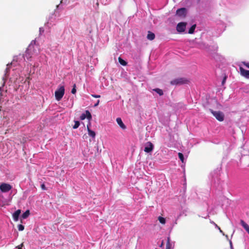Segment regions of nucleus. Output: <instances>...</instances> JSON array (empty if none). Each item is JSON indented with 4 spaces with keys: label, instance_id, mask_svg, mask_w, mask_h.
<instances>
[{
    "label": "nucleus",
    "instance_id": "b1692460",
    "mask_svg": "<svg viewBox=\"0 0 249 249\" xmlns=\"http://www.w3.org/2000/svg\"><path fill=\"white\" fill-rule=\"evenodd\" d=\"M18 230L19 231H22L24 229V226L23 225H21V224L18 225Z\"/></svg>",
    "mask_w": 249,
    "mask_h": 249
},
{
    "label": "nucleus",
    "instance_id": "9d476101",
    "mask_svg": "<svg viewBox=\"0 0 249 249\" xmlns=\"http://www.w3.org/2000/svg\"><path fill=\"white\" fill-rule=\"evenodd\" d=\"M240 74L245 77L246 78L249 79V71L244 69L242 67H239Z\"/></svg>",
    "mask_w": 249,
    "mask_h": 249
},
{
    "label": "nucleus",
    "instance_id": "cd10ccee",
    "mask_svg": "<svg viewBox=\"0 0 249 249\" xmlns=\"http://www.w3.org/2000/svg\"><path fill=\"white\" fill-rule=\"evenodd\" d=\"M23 246V243H22L21 245H20L19 246L17 247V248H18V249H22V247Z\"/></svg>",
    "mask_w": 249,
    "mask_h": 249
},
{
    "label": "nucleus",
    "instance_id": "c756f323",
    "mask_svg": "<svg viewBox=\"0 0 249 249\" xmlns=\"http://www.w3.org/2000/svg\"><path fill=\"white\" fill-rule=\"evenodd\" d=\"M41 186V188L42 189H43V190L45 189V186L44 184H42Z\"/></svg>",
    "mask_w": 249,
    "mask_h": 249
},
{
    "label": "nucleus",
    "instance_id": "423d86ee",
    "mask_svg": "<svg viewBox=\"0 0 249 249\" xmlns=\"http://www.w3.org/2000/svg\"><path fill=\"white\" fill-rule=\"evenodd\" d=\"M186 22H181L178 23L177 26V31L179 33H182L184 32L186 29Z\"/></svg>",
    "mask_w": 249,
    "mask_h": 249
},
{
    "label": "nucleus",
    "instance_id": "a878e982",
    "mask_svg": "<svg viewBox=\"0 0 249 249\" xmlns=\"http://www.w3.org/2000/svg\"><path fill=\"white\" fill-rule=\"evenodd\" d=\"M242 63L245 66L249 69V62H243Z\"/></svg>",
    "mask_w": 249,
    "mask_h": 249
},
{
    "label": "nucleus",
    "instance_id": "20e7f679",
    "mask_svg": "<svg viewBox=\"0 0 249 249\" xmlns=\"http://www.w3.org/2000/svg\"><path fill=\"white\" fill-rule=\"evenodd\" d=\"M210 111L218 121L222 122L224 120V114L222 112L220 111H213L211 109Z\"/></svg>",
    "mask_w": 249,
    "mask_h": 249
},
{
    "label": "nucleus",
    "instance_id": "7ed1b4c3",
    "mask_svg": "<svg viewBox=\"0 0 249 249\" xmlns=\"http://www.w3.org/2000/svg\"><path fill=\"white\" fill-rule=\"evenodd\" d=\"M189 81L185 78H179L172 80L170 84L172 85H178L189 83Z\"/></svg>",
    "mask_w": 249,
    "mask_h": 249
},
{
    "label": "nucleus",
    "instance_id": "dca6fc26",
    "mask_svg": "<svg viewBox=\"0 0 249 249\" xmlns=\"http://www.w3.org/2000/svg\"><path fill=\"white\" fill-rule=\"evenodd\" d=\"M196 28V24L193 25L191 28L189 29L188 31V33L189 34H192L194 33L195 30Z\"/></svg>",
    "mask_w": 249,
    "mask_h": 249
},
{
    "label": "nucleus",
    "instance_id": "473e14b6",
    "mask_svg": "<svg viewBox=\"0 0 249 249\" xmlns=\"http://www.w3.org/2000/svg\"><path fill=\"white\" fill-rule=\"evenodd\" d=\"M219 230H220V232H222V231L221 230L220 228H218Z\"/></svg>",
    "mask_w": 249,
    "mask_h": 249
},
{
    "label": "nucleus",
    "instance_id": "6e6552de",
    "mask_svg": "<svg viewBox=\"0 0 249 249\" xmlns=\"http://www.w3.org/2000/svg\"><path fill=\"white\" fill-rule=\"evenodd\" d=\"M87 118L89 121H90L92 118V116L89 110H86L85 113H83L80 117L81 120H83Z\"/></svg>",
    "mask_w": 249,
    "mask_h": 249
},
{
    "label": "nucleus",
    "instance_id": "f8f14e48",
    "mask_svg": "<svg viewBox=\"0 0 249 249\" xmlns=\"http://www.w3.org/2000/svg\"><path fill=\"white\" fill-rule=\"evenodd\" d=\"M240 224L249 234V226L243 220H240Z\"/></svg>",
    "mask_w": 249,
    "mask_h": 249
},
{
    "label": "nucleus",
    "instance_id": "bb28decb",
    "mask_svg": "<svg viewBox=\"0 0 249 249\" xmlns=\"http://www.w3.org/2000/svg\"><path fill=\"white\" fill-rule=\"evenodd\" d=\"M91 96L93 97L96 98H100V97H101V96L100 95H97V94H92Z\"/></svg>",
    "mask_w": 249,
    "mask_h": 249
},
{
    "label": "nucleus",
    "instance_id": "4be33fe9",
    "mask_svg": "<svg viewBox=\"0 0 249 249\" xmlns=\"http://www.w3.org/2000/svg\"><path fill=\"white\" fill-rule=\"evenodd\" d=\"M178 156L179 159L180 160L182 161V162H184V156L181 153H178Z\"/></svg>",
    "mask_w": 249,
    "mask_h": 249
},
{
    "label": "nucleus",
    "instance_id": "4468645a",
    "mask_svg": "<svg viewBox=\"0 0 249 249\" xmlns=\"http://www.w3.org/2000/svg\"><path fill=\"white\" fill-rule=\"evenodd\" d=\"M155 34L150 31H148V34L147 36V39L150 40H152L155 38Z\"/></svg>",
    "mask_w": 249,
    "mask_h": 249
},
{
    "label": "nucleus",
    "instance_id": "f03ea898",
    "mask_svg": "<svg viewBox=\"0 0 249 249\" xmlns=\"http://www.w3.org/2000/svg\"><path fill=\"white\" fill-rule=\"evenodd\" d=\"M65 93V88L64 86H59L55 91V97L57 101H60Z\"/></svg>",
    "mask_w": 249,
    "mask_h": 249
},
{
    "label": "nucleus",
    "instance_id": "7c9ffc66",
    "mask_svg": "<svg viewBox=\"0 0 249 249\" xmlns=\"http://www.w3.org/2000/svg\"><path fill=\"white\" fill-rule=\"evenodd\" d=\"M39 31H40V33H41V32H44V30L42 28H39Z\"/></svg>",
    "mask_w": 249,
    "mask_h": 249
},
{
    "label": "nucleus",
    "instance_id": "2eb2a0df",
    "mask_svg": "<svg viewBox=\"0 0 249 249\" xmlns=\"http://www.w3.org/2000/svg\"><path fill=\"white\" fill-rule=\"evenodd\" d=\"M87 129L89 135L92 138H95L96 134L94 131L90 129L89 125H87Z\"/></svg>",
    "mask_w": 249,
    "mask_h": 249
},
{
    "label": "nucleus",
    "instance_id": "412c9836",
    "mask_svg": "<svg viewBox=\"0 0 249 249\" xmlns=\"http://www.w3.org/2000/svg\"><path fill=\"white\" fill-rule=\"evenodd\" d=\"M79 125H80L79 122L78 121H74V124L72 127L73 129H76L79 127Z\"/></svg>",
    "mask_w": 249,
    "mask_h": 249
},
{
    "label": "nucleus",
    "instance_id": "2f4dec72",
    "mask_svg": "<svg viewBox=\"0 0 249 249\" xmlns=\"http://www.w3.org/2000/svg\"><path fill=\"white\" fill-rule=\"evenodd\" d=\"M226 79V77H224V79H223V81H222V84H223L224 83V82H225V81Z\"/></svg>",
    "mask_w": 249,
    "mask_h": 249
},
{
    "label": "nucleus",
    "instance_id": "1a4fd4ad",
    "mask_svg": "<svg viewBox=\"0 0 249 249\" xmlns=\"http://www.w3.org/2000/svg\"><path fill=\"white\" fill-rule=\"evenodd\" d=\"M154 148V145L152 143L150 142H148L146 143V146L144 147V151L146 153H149L151 152Z\"/></svg>",
    "mask_w": 249,
    "mask_h": 249
},
{
    "label": "nucleus",
    "instance_id": "5701e85b",
    "mask_svg": "<svg viewBox=\"0 0 249 249\" xmlns=\"http://www.w3.org/2000/svg\"><path fill=\"white\" fill-rule=\"evenodd\" d=\"M76 85L74 84L73 86V88L71 89V92L72 93V94H75L76 92Z\"/></svg>",
    "mask_w": 249,
    "mask_h": 249
},
{
    "label": "nucleus",
    "instance_id": "ddd939ff",
    "mask_svg": "<svg viewBox=\"0 0 249 249\" xmlns=\"http://www.w3.org/2000/svg\"><path fill=\"white\" fill-rule=\"evenodd\" d=\"M21 213V211L20 210H17L13 214V217L15 221H18V217L19 214Z\"/></svg>",
    "mask_w": 249,
    "mask_h": 249
},
{
    "label": "nucleus",
    "instance_id": "0eeeda50",
    "mask_svg": "<svg viewBox=\"0 0 249 249\" xmlns=\"http://www.w3.org/2000/svg\"><path fill=\"white\" fill-rule=\"evenodd\" d=\"M176 14L179 17L185 18L186 16V9L185 8H181L178 9L176 11Z\"/></svg>",
    "mask_w": 249,
    "mask_h": 249
},
{
    "label": "nucleus",
    "instance_id": "f3484780",
    "mask_svg": "<svg viewBox=\"0 0 249 249\" xmlns=\"http://www.w3.org/2000/svg\"><path fill=\"white\" fill-rule=\"evenodd\" d=\"M30 215V211L27 210L26 211L22 214V218L23 219H26L27 218L29 215Z\"/></svg>",
    "mask_w": 249,
    "mask_h": 249
},
{
    "label": "nucleus",
    "instance_id": "393cba45",
    "mask_svg": "<svg viewBox=\"0 0 249 249\" xmlns=\"http://www.w3.org/2000/svg\"><path fill=\"white\" fill-rule=\"evenodd\" d=\"M166 249H170V245L169 242V238H168L167 242L166 244Z\"/></svg>",
    "mask_w": 249,
    "mask_h": 249
},
{
    "label": "nucleus",
    "instance_id": "f257e3e1",
    "mask_svg": "<svg viewBox=\"0 0 249 249\" xmlns=\"http://www.w3.org/2000/svg\"><path fill=\"white\" fill-rule=\"evenodd\" d=\"M39 46L36 44L35 41H32L27 48L23 57L31 61L33 56L37 55L39 53Z\"/></svg>",
    "mask_w": 249,
    "mask_h": 249
},
{
    "label": "nucleus",
    "instance_id": "c85d7f7f",
    "mask_svg": "<svg viewBox=\"0 0 249 249\" xmlns=\"http://www.w3.org/2000/svg\"><path fill=\"white\" fill-rule=\"evenodd\" d=\"M99 102H100V100H98L97 103H96V104L94 105V107H97V106H98L99 104Z\"/></svg>",
    "mask_w": 249,
    "mask_h": 249
},
{
    "label": "nucleus",
    "instance_id": "a211bd4d",
    "mask_svg": "<svg viewBox=\"0 0 249 249\" xmlns=\"http://www.w3.org/2000/svg\"><path fill=\"white\" fill-rule=\"evenodd\" d=\"M119 63L123 66H126L127 65L126 62L121 57L118 58Z\"/></svg>",
    "mask_w": 249,
    "mask_h": 249
},
{
    "label": "nucleus",
    "instance_id": "6ab92c4d",
    "mask_svg": "<svg viewBox=\"0 0 249 249\" xmlns=\"http://www.w3.org/2000/svg\"><path fill=\"white\" fill-rule=\"evenodd\" d=\"M158 220H159L160 222L162 224H165L166 222L165 219L161 216H159L158 217Z\"/></svg>",
    "mask_w": 249,
    "mask_h": 249
},
{
    "label": "nucleus",
    "instance_id": "9b49d317",
    "mask_svg": "<svg viewBox=\"0 0 249 249\" xmlns=\"http://www.w3.org/2000/svg\"><path fill=\"white\" fill-rule=\"evenodd\" d=\"M116 122L119 124V125L120 126V127L122 128L123 129H125L126 128V126L123 123L121 118H117L116 119Z\"/></svg>",
    "mask_w": 249,
    "mask_h": 249
},
{
    "label": "nucleus",
    "instance_id": "aec40b11",
    "mask_svg": "<svg viewBox=\"0 0 249 249\" xmlns=\"http://www.w3.org/2000/svg\"><path fill=\"white\" fill-rule=\"evenodd\" d=\"M157 93H158L160 96H161L163 94V91L160 89H154Z\"/></svg>",
    "mask_w": 249,
    "mask_h": 249
},
{
    "label": "nucleus",
    "instance_id": "39448f33",
    "mask_svg": "<svg viewBox=\"0 0 249 249\" xmlns=\"http://www.w3.org/2000/svg\"><path fill=\"white\" fill-rule=\"evenodd\" d=\"M12 188V186L8 183H2L0 185V190L3 193L9 192Z\"/></svg>",
    "mask_w": 249,
    "mask_h": 249
}]
</instances>
